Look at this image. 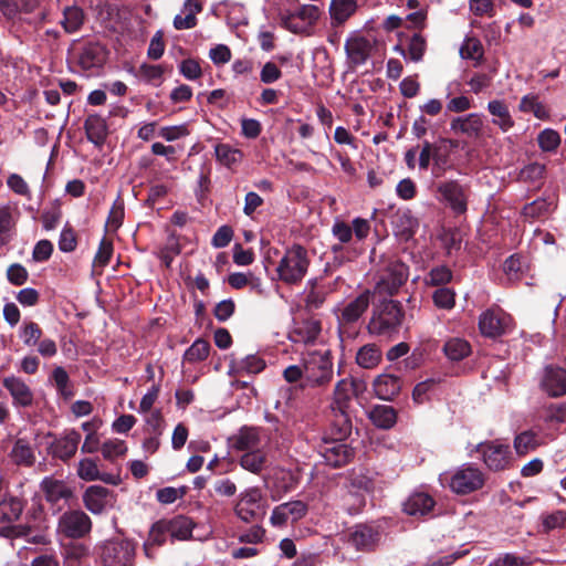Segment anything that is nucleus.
<instances>
[{"instance_id":"nucleus-1","label":"nucleus","mask_w":566,"mask_h":566,"mask_svg":"<svg viewBox=\"0 0 566 566\" xmlns=\"http://www.w3.org/2000/svg\"><path fill=\"white\" fill-rule=\"evenodd\" d=\"M304 380L308 387H323L333 378V361L327 349L307 350L302 355Z\"/></svg>"},{"instance_id":"nucleus-2","label":"nucleus","mask_w":566,"mask_h":566,"mask_svg":"<svg viewBox=\"0 0 566 566\" xmlns=\"http://www.w3.org/2000/svg\"><path fill=\"white\" fill-rule=\"evenodd\" d=\"M440 482L442 485H447L453 493L467 495L483 488L485 474L476 465L467 463L452 472L441 474Z\"/></svg>"},{"instance_id":"nucleus-3","label":"nucleus","mask_w":566,"mask_h":566,"mask_svg":"<svg viewBox=\"0 0 566 566\" xmlns=\"http://www.w3.org/2000/svg\"><path fill=\"white\" fill-rule=\"evenodd\" d=\"M310 258L307 251L300 244L286 249L276 265L277 279L285 284L300 283L307 273Z\"/></svg>"},{"instance_id":"nucleus-4","label":"nucleus","mask_w":566,"mask_h":566,"mask_svg":"<svg viewBox=\"0 0 566 566\" xmlns=\"http://www.w3.org/2000/svg\"><path fill=\"white\" fill-rule=\"evenodd\" d=\"M268 503L258 486L244 489L237 499L233 511L244 523H259L266 515Z\"/></svg>"},{"instance_id":"nucleus-5","label":"nucleus","mask_w":566,"mask_h":566,"mask_svg":"<svg viewBox=\"0 0 566 566\" xmlns=\"http://www.w3.org/2000/svg\"><path fill=\"white\" fill-rule=\"evenodd\" d=\"M357 396L356 381L352 378H344L339 380L334 389L332 410L337 419V424L340 426V437L347 436L350 432V419L348 409Z\"/></svg>"},{"instance_id":"nucleus-6","label":"nucleus","mask_w":566,"mask_h":566,"mask_svg":"<svg viewBox=\"0 0 566 566\" xmlns=\"http://www.w3.org/2000/svg\"><path fill=\"white\" fill-rule=\"evenodd\" d=\"M321 17V10L314 4H297L293 9L282 10L281 24L292 33L308 34Z\"/></svg>"},{"instance_id":"nucleus-7","label":"nucleus","mask_w":566,"mask_h":566,"mask_svg":"<svg viewBox=\"0 0 566 566\" xmlns=\"http://www.w3.org/2000/svg\"><path fill=\"white\" fill-rule=\"evenodd\" d=\"M402 319L403 312L401 306L397 302L388 301L374 311L367 328L373 335H390L401 325Z\"/></svg>"},{"instance_id":"nucleus-8","label":"nucleus","mask_w":566,"mask_h":566,"mask_svg":"<svg viewBox=\"0 0 566 566\" xmlns=\"http://www.w3.org/2000/svg\"><path fill=\"white\" fill-rule=\"evenodd\" d=\"M134 555V544L126 539L107 541L101 548L104 566H132Z\"/></svg>"},{"instance_id":"nucleus-9","label":"nucleus","mask_w":566,"mask_h":566,"mask_svg":"<svg viewBox=\"0 0 566 566\" xmlns=\"http://www.w3.org/2000/svg\"><path fill=\"white\" fill-rule=\"evenodd\" d=\"M485 465L492 471L506 470L512 464L511 450L507 444L497 441L482 442L476 446Z\"/></svg>"},{"instance_id":"nucleus-10","label":"nucleus","mask_w":566,"mask_h":566,"mask_svg":"<svg viewBox=\"0 0 566 566\" xmlns=\"http://www.w3.org/2000/svg\"><path fill=\"white\" fill-rule=\"evenodd\" d=\"M512 317L500 307H492L480 315L479 327L482 335L497 337L511 327Z\"/></svg>"},{"instance_id":"nucleus-11","label":"nucleus","mask_w":566,"mask_h":566,"mask_svg":"<svg viewBox=\"0 0 566 566\" xmlns=\"http://www.w3.org/2000/svg\"><path fill=\"white\" fill-rule=\"evenodd\" d=\"M91 527V518L83 511L65 512L59 520V531L70 538L85 536Z\"/></svg>"},{"instance_id":"nucleus-12","label":"nucleus","mask_w":566,"mask_h":566,"mask_svg":"<svg viewBox=\"0 0 566 566\" xmlns=\"http://www.w3.org/2000/svg\"><path fill=\"white\" fill-rule=\"evenodd\" d=\"M408 279V268L400 261H391L382 272L376 289L392 295Z\"/></svg>"},{"instance_id":"nucleus-13","label":"nucleus","mask_w":566,"mask_h":566,"mask_svg":"<svg viewBox=\"0 0 566 566\" xmlns=\"http://www.w3.org/2000/svg\"><path fill=\"white\" fill-rule=\"evenodd\" d=\"M345 437L346 436L340 437V426H338L335 440L325 442L321 447V454L326 464L331 467H342L353 458V449L342 441Z\"/></svg>"},{"instance_id":"nucleus-14","label":"nucleus","mask_w":566,"mask_h":566,"mask_svg":"<svg viewBox=\"0 0 566 566\" xmlns=\"http://www.w3.org/2000/svg\"><path fill=\"white\" fill-rule=\"evenodd\" d=\"M307 513V504L295 500L275 506L270 516V523L274 527H283L289 521L296 522Z\"/></svg>"},{"instance_id":"nucleus-15","label":"nucleus","mask_w":566,"mask_h":566,"mask_svg":"<svg viewBox=\"0 0 566 566\" xmlns=\"http://www.w3.org/2000/svg\"><path fill=\"white\" fill-rule=\"evenodd\" d=\"M373 50L374 43L367 38L354 35L347 39L345 52L349 67L354 69L365 64L370 57Z\"/></svg>"},{"instance_id":"nucleus-16","label":"nucleus","mask_w":566,"mask_h":566,"mask_svg":"<svg viewBox=\"0 0 566 566\" xmlns=\"http://www.w3.org/2000/svg\"><path fill=\"white\" fill-rule=\"evenodd\" d=\"M441 199L457 213L467 210L468 195L465 188L455 180L443 181L438 185Z\"/></svg>"},{"instance_id":"nucleus-17","label":"nucleus","mask_w":566,"mask_h":566,"mask_svg":"<svg viewBox=\"0 0 566 566\" xmlns=\"http://www.w3.org/2000/svg\"><path fill=\"white\" fill-rule=\"evenodd\" d=\"M373 293L369 290L364 291L354 300L349 301L340 311L338 321L342 324H352L358 321L369 307Z\"/></svg>"},{"instance_id":"nucleus-18","label":"nucleus","mask_w":566,"mask_h":566,"mask_svg":"<svg viewBox=\"0 0 566 566\" xmlns=\"http://www.w3.org/2000/svg\"><path fill=\"white\" fill-rule=\"evenodd\" d=\"M402 380L400 377L384 373L378 375L373 381V390L377 398L381 400H392L401 390Z\"/></svg>"},{"instance_id":"nucleus-19","label":"nucleus","mask_w":566,"mask_h":566,"mask_svg":"<svg viewBox=\"0 0 566 566\" xmlns=\"http://www.w3.org/2000/svg\"><path fill=\"white\" fill-rule=\"evenodd\" d=\"M261 430L255 427H242L235 434L230 438L233 450L247 452L250 450L262 449Z\"/></svg>"},{"instance_id":"nucleus-20","label":"nucleus","mask_w":566,"mask_h":566,"mask_svg":"<svg viewBox=\"0 0 566 566\" xmlns=\"http://www.w3.org/2000/svg\"><path fill=\"white\" fill-rule=\"evenodd\" d=\"M542 389L552 397L566 394V370L559 367H547L541 380Z\"/></svg>"},{"instance_id":"nucleus-21","label":"nucleus","mask_w":566,"mask_h":566,"mask_svg":"<svg viewBox=\"0 0 566 566\" xmlns=\"http://www.w3.org/2000/svg\"><path fill=\"white\" fill-rule=\"evenodd\" d=\"M379 542V533L367 525L356 526L349 534L348 543L357 551H373Z\"/></svg>"},{"instance_id":"nucleus-22","label":"nucleus","mask_w":566,"mask_h":566,"mask_svg":"<svg viewBox=\"0 0 566 566\" xmlns=\"http://www.w3.org/2000/svg\"><path fill=\"white\" fill-rule=\"evenodd\" d=\"M3 387L10 392L13 403L21 407H29L33 402V392L30 387L19 377H6Z\"/></svg>"},{"instance_id":"nucleus-23","label":"nucleus","mask_w":566,"mask_h":566,"mask_svg":"<svg viewBox=\"0 0 566 566\" xmlns=\"http://www.w3.org/2000/svg\"><path fill=\"white\" fill-rule=\"evenodd\" d=\"M84 504L94 514L102 513L112 503L111 491L101 485L90 486L83 496Z\"/></svg>"},{"instance_id":"nucleus-24","label":"nucleus","mask_w":566,"mask_h":566,"mask_svg":"<svg viewBox=\"0 0 566 566\" xmlns=\"http://www.w3.org/2000/svg\"><path fill=\"white\" fill-rule=\"evenodd\" d=\"M483 124V118L480 114L471 113L453 118L450 128L457 134L460 133L468 137L478 138L481 135Z\"/></svg>"},{"instance_id":"nucleus-25","label":"nucleus","mask_w":566,"mask_h":566,"mask_svg":"<svg viewBox=\"0 0 566 566\" xmlns=\"http://www.w3.org/2000/svg\"><path fill=\"white\" fill-rule=\"evenodd\" d=\"M434 500L427 493L416 492L403 503V512L413 517L428 515L434 507Z\"/></svg>"},{"instance_id":"nucleus-26","label":"nucleus","mask_w":566,"mask_h":566,"mask_svg":"<svg viewBox=\"0 0 566 566\" xmlns=\"http://www.w3.org/2000/svg\"><path fill=\"white\" fill-rule=\"evenodd\" d=\"M9 458L15 465L31 468L35 461V450L27 438H18L9 453Z\"/></svg>"},{"instance_id":"nucleus-27","label":"nucleus","mask_w":566,"mask_h":566,"mask_svg":"<svg viewBox=\"0 0 566 566\" xmlns=\"http://www.w3.org/2000/svg\"><path fill=\"white\" fill-rule=\"evenodd\" d=\"M238 461L244 471L255 475H261L269 465L268 452L264 449L242 452Z\"/></svg>"},{"instance_id":"nucleus-28","label":"nucleus","mask_w":566,"mask_h":566,"mask_svg":"<svg viewBox=\"0 0 566 566\" xmlns=\"http://www.w3.org/2000/svg\"><path fill=\"white\" fill-rule=\"evenodd\" d=\"M41 490L45 499L52 504H59L60 501H67L72 496V490L62 480L45 478L41 482Z\"/></svg>"},{"instance_id":"nucleus-29","label":"nucleus","mask_w":566,"mask_h":566,"mask_svg":"<svg viewBox=\"0 0 566 566\" xmlns=\"http://www.w3.org/2000/svg\"><path fill=\"white\" fill-rule=\"evenodd\" d=\"M488 111L492 115V123L503 133L509 132L514 126V119L512 118L509 106L504 101H490L488 103Z\"/></svg>"},{"instance_id":"nucleus-30","label":"nucleus","mask_w":566,"mask_h":566,"mask_svg":"<svg viewBox=\"0 0 566 566\" xmlns=\"http://www.w3.org/2000/svg\"><path fill=\"white\" fill-rule=\"evenodd\" d=\"M545 444L543 437L534 430H525L514 438V449L518 455H525Z\"/></svg>"},{"instance_id":"nucleus-31","label":"nucleus","mask_w":566,"mask_h":566,"mask_svg":"<svg viewBox=\"0 0 566 566\" xmlns=\"http://www.w3.org/2000/svg\"><path fill=\"white\" fill-rule=\"evenodd\" d=\"M166 526L168 535L172 539L186 541L191 537L193 523L190 518L179 515L171 520H166Z\"/></svg>"},{"instance_id":"nucleus-32","label":"nucleus","mask_w":566,"mask_h":566,"mask_svg":"<svg viewBox=\"0 0 566 566\" xmlns=\"http://www.w3.org/2000/svg\"><path fill=\"white\" fill-rule=\"evenodd\" d=\"M80 441L81 434L78 432L74 430L67 432L63 438L56 441L54 454L62 460L72 458L76 453Z\"/></svg>"},{"instance_id":"nucleus-33","label":"nucleus","mask_w":566,"mask_h":566,"mask_svg":"<svg viewBox=\"0 0 566 566\" xmlns=\"http://www.w3.org/2000/svg\"><path fill=\"white\" fill-rule=\"evenodd\" d=\"M85 130L90 142L102 145L107 136V125L103 117L90 115L85 120Z\"/></svg>"},{"instance_id":"nucleus-34","label":"nucleus","mask_w":566,"mask_h":566,"mask_svg":"<svg viewBox=\"0 0 566 566\" xmlns=\"http://www.w3.org/2000/svg\"><path fill=\"white\" fill-rule=\"evenodd\" d=\"M369 418L376 427L390 429L397 422V412L391 406L378 405L371 409Z\"/></svg>"},{"instance_id":"nucleus-35","label":"nucleus","mask_w":566,"mask_h":566,"mask_svg":"<svg viewBox=\"0 0 566 566\" xmlns=\"http://www.w3.org/2000/svg\"><path fill=\"white\" fill-rule=\"evenodd\" d=\"M103 61L104 49L97 43H90L85 45L78 55V63L84 70L99 66Z\"/></svg>"},{"instance_id":"nucleus-36","label":"nucleus","mask_w":566,"mask_h":566,"mask_svg":"<svg viewBox=\"0 0 566 566\" xmlns=\"http://www.w3.org/2000/svg\"><path fill=\"white\" fill-rule=\"evenodd\" d=\"M357 9V0H332L329 14L336 24H343Z\"/></svg>"},{"instance_id":"nucleus-37","label":"nucleus","mask_w":566,"mask_h":566,"mask_svg":"<svg viewBox=\"0 0 566 566\" xmlns=\"http://www.w3.org/2000/svg\"><path fill=\"white\" fill-rule=\"evenodd\" d=\"M381 350L375 344H366L356 354V361L361 368L371 369L381 361Z\"/></svg>"},{"instance_id":"nucleus-38","label":"nucleus","mask_w":566,"mask_h":566,"mask_svg":"<svg viewBox=\"0 0 566 566\" xmlns=\"http://www.w3.org/2000/svg\"><path fill=\"white\" fill-rule=\"evenodd\" d=\"M15 219L9 206H0V245H7L13 239Z\"/></svg>"},{"instance_id":"nucleus-39","label":"nucleus","mask_w":566,"mask_h":566,"mask_svg":"<svg viewBox=\"0 0 566 566\" xmlns=\"http://www.w3.org/2000/svg\"><path fill=\"white\" fill-rule=\"evenodd\" d=\"M18 335L24 346L34 347L43 336V331L36 322L23 321Z\"/></svg>"},{"instance_id":"nucleus-40","label":"nucleus","mask_w":566,"mask_h":566,"mask_svg":"<svg viewBox=\"0 0 566 566\" xmlns=\"http://www.w3.org/2000/svg\"><path fill=\"white\" fill-rule=\"evenodd\" d=\"M443 352L450 360L458 361L470 355L471 346L465 339L453 337L446 342Z\"/></svg>"},{"instance_id":"nucleus-41","label":"nucleus","mask_w":566,"mask_h":566,"mask_svg":"<svg viewBox=\"0 0 566 566\" xmlns=\"http://www.w3.org/2000/svg\"><path fill=\"white\" fill-rule=\"evenodd\" d=\"M312 285L305 297L306 307L310 310L319 308L327 295L332 292L331 285H318L316 281H310Z\"/></svg>"},{"instance_id":"nucleus-42","label":"nucleus","mask_w":566,"mask_h":566,"mask_svg":"<svg viewBox=\"0 0 566 566\" xmlns=\"http://www.w3.org/2000/svg\"><path fill=\"white\" fill-rule=\"evenodd\" d=\"M321 332L317 322H304L300 324L291 334V339L295 343H311L316 339Z\"/></svg>"},{"instance_id":"nucleus-43","label":"nucleus","mask_w":566,"mask_h":566,"mask_svg":"<svg viewBox=\"0 0 566 566\" xmlns=\"http://www.w3.org/2000/svg\"><path fill=\"white\" fill-rule=\"evenodd\" d=\"M23 511L22 502L15 497H8L0 501V521L11 523L19 520Z\"/></svg>"},{"instance_id":"nucleus-44","label":"nucleus","mask_w":566,"mask_h":566,"mask_svg":"<svg viewBox=\"0 0 566 566\" xmlns=\"http://www.w3.org/2000/svg\"><path fill=\"white\" fill-rule=\"evenodd\" d=\"M555 207L556 205L554 200L539 198L526 205L523 209V213L525 217L532 219L541 218L552 212L555 209Z\"/></svg>"},{"instance_id":"nucleus-45","label":"nucleus","mask_w":566,"mask_h":566,"mask_svg":"<svg viewBox=\"0 0 566 566\" xmlns=\"http://www.w3.org/2000/svg\"><path fill=\"white\" fill-rule=\"evenodd\" d=\"M84 21L83 11L78 7H67L63 11L61 24L67 33L76 32Z\"/></svg>"},{"instance_id":"nucleus-46","label":"nucleus","mask_w":566,"mask_h":566,"mask_svg":"<svg viewBox=\"0 0 566 566\" xmlns=\"http://www.w3.org/2000/svg\"><path fill=\"white\" fill-rule=\"evenodd\" d=\"M214 154L217 160L227 167H230L242 159L241 150L233 148L228 144H218L214 147Z\"/></svg>"},{"instance_id":"nucleus-47","label":"nucleus","mask_w":566,"mask_h":566,"mask_svg":"<svg viewBox=\"0 0 566 566\" xmlns=\"http://www.w3.org/2000/svg\"><path fill=\"white\" fill-rule=\"evenodd\" d=\"M77 474L82 480L85 481H95V480H103L108 482V475L101 474L97 463L92 459H83L78 463L77 468Z\"/></svg>"},{"instance_id":"nucleus-48","label":"nucleus","mask_w":566,"mask_h":566,"mask_svg":"<svg viewBox=\"0 0 566 566\" xmlns=\"http://www.w3.org/2000/svg\"><path fill=\"white\" fill-rule=\"evenodd\" d=\"M210 350V345L207 340L199 338L186 350L184 358L189 363L205 360Z\"/></svg>"},{"instance_id":"nucleus-49","label":"nucleus","mask_w":566,"mask_h":566,"mask_svg":"<svg viewBox=\"0 0 566 566\" xmlns=\"http://www.w3.org/2000/svg\"><path fill=\"white\" fill-rule=\"evenodd\" d=\"M166 535H168V530L166 526V520H160L156 522L150 531L148 541L145 544V551L148 554V549L150 546H160L166 542Z\"/></svg>"},{"instance_id":"nucleus-50","label":"nucleus","mask_w":566,"mask_h":566,"mask_svg":"<svg viewBox=\"0 0 566 566\" xmlns=\"http://www.w3.org/2000/svg\"><path fill=\"white\" fill-rule=\"evenodd\" d=\"M537 143L543 151H555L560 144V135L552 128H545L537 136Z\"/></svg>"},{"instance_id":"nucleus-51","label":"nucleus","mask_w":566,"mask_h":566,"mask_svg":"<svg viewBox=\"0 0 566 566\" xmlns=\"http://www.w3.org/2000/svg\"><path fill=\"white\" fill-rule=\"evenodd\" d=\"M433 304L441 310H452L455 305V293L449 287H439L432 294Z\"/></svg>"},{"instance_id":"nucleus-52","label":"nucleus","mask_w":566,"mask_h":566,"mask_svg":"<svg viewBox=\"0 0 566 566\" xmlns=\"http://www.w3.org/2000/svg\"><path fill=\"white\" fill-rule=\"evenodd\" d=\"M520 109L522 112H531L537 118H546L548 116L545 106L538 101L536 95H525L522 97L520 103Z\"/></svg>"},{"instance_id":"nucleus-53","label":"nucleus","mask_w":566,"mask_h":566,"mask_svg":"<svg viewBox=\"0 0 566 566\" xmlns=\"http://www.w3.org/2000/svg\"><path fill=\"white\" fill-rule=\"evenodd\" d=\"M452 280V271L446 265L432 268L426 277V284L440 286L448 284Z\"/></svg>"},{"instance_id":"nucleus-54","label":"nucleus","mask_w":566,"mask_h":566,"mask_svg":"<svg viewBox=\"0 0 566 566\" xmlns=\"http://www.w3.org/2000/svg\"><path fill=\"white\" fill-rule=\"evenodd\" d=\"M101 451L106 460H114L127 452V446L123 440L109 439L102 444Z\"/></svg>"},{"instance_id":"nucleus-55","label":"nucleus","mask_w":566,"mask_h":566,"mask_svg":"<svg viewBox=\"0 0 566 566\" xmlns=\"http://www.w3.org/2000/svg\"><path fill=\"white\" fill-rule=\"evenodd\" d=\"M542 525L544 532L560 528L566 524V511L557 510L542 515Z\"/></svg>"},{"instance_id":"nucleus-56","label":"nucleus","mask_w":566,"mask_h":566,"mask_svg":"<svg viewBox=\"0 0 566 566\" xmlns=\"http://www.w3.org/2000/svg\"><path fill=\"white\" fill-rule=\"evenodd\" d=\"M418 227V221L410 213H401L397 217L396 228L400 235L410 238Z\"/></svg>"},{"instance_id":"nucleus-57","label":"nucleus","mask_w":566,"mask_h":566,"mask_svg":"<svg viewBox=\"0 0 566 566\" xmlns=\"http://www.w3.org/2000/svg\"><path fill=\"white\" fill-rule=\"evenodd\" d=\"M164 74V69L160 65L142 64L138 69V76L155 85H159Z\"/></svg>"},{"instance_id":"nucleus-58","label":"nucleus","mask_w":566,"mask_h":566,"mask_svg":"<svg viewBox=\"0 0 566 566\" xmlns=\"http://www.w3.org/2000/svg\"><path fill=\"white\" fill-rule=\"evenodd\" d=\"M426 48L427 43L424 38L419 33L413 34L408 45L409 59L413 62L421 61L424 55Z\"/></svg>"},{"instance_id":"nucleus-59","label":"nucleus","mask_w":566,"mask_h":566,"mask_svg":"<svg viewBox=\"0 0 566 566\" xmlns=\"http://www.w3.org/2000/svg\"><path fill=\"white\" fill-rule=\"evenodd\" d=\"M237 368L248 374H259L265 368V361L256 355H249L238 364Z\"/></svg>"},{"instance_id":"nucleus-60","label":"nucleus","mask_w":566,"mask_h":566,"mask_svg":"<svg viewBox=\"0 0 566 566\" xmlns=\"http://www.w3.org/2000/svg\"><path fill=\"white\" fill-rule=\"evenodd\" d=\"M157 135L167 142H175L185 136H188L189 129L186 124L176 125V126H165V127L159 128Z\"/></svg>"},{"instance_id":"nucleus-61","label":"nucleus","mask_w":566,"mask_h":566,"mask_svg":"<svg viewBox=\"0 0 566 566\" xmlns=\"http://www.w3.org/2000/svg\"><path fill=\"white\" fill-rule=\"evenodd\" d=\"M113 254V244L109 240L103 239L99 242L98 250L95 254L93 266L104 268L108 264Z\"/></svg>"},{"instance_id":"nucleus-62","label":"nucleus","mask_w":566,"mask_h":566,"mask_svg":"<svg viewBox=\"0 0 566 566\" xmlns=\"http://www.w3.org/2000/svg\"><path fill=\"white\" fill-rule=\"evenodd\" d=\"M179 72L190 81L201 77L202 70L198 61L193 59L184 60L179 64Z\"/></svg>"},{"instance_id":"nucleus-63","label":"nucleus","mask_w":566,"mask_h":566,"mask_svg":"<svg viewBox=\"0 0 566 566\" xmlns=\"http://www.w3.org/2000/svg\"><path fill=\"white\" fill-rule=\"evenodd\" d=\"M460 55L463 59H478L482 55V44L479 40L469 38L460 48Z\"/></svg>"},{"instance_id":"nucleus-64","label":"nucleus","mask_w":566,"mask_h":566,"mask_svg":"<svg viewBox=\"0 0 566 566\" xmlns=\"http://www.w3.org/2000/svg\"><path fill=\"white\" fill-rule=\"evenodd\" d=\"M7 277L13 285H23L28 281L29 273L23 265L14 263L8 268Z\"/></svg>"}]
</instances>
